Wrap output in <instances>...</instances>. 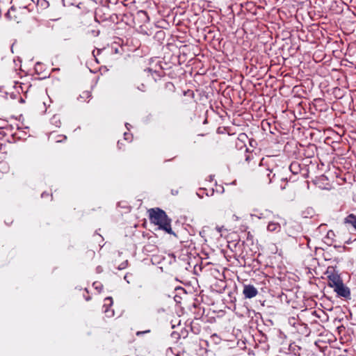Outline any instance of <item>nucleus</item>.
<instances>
[{
    "mask_svg": "<svg viewBox=\"0 0 356 356\" xmlns=\"http://www.w3.org/2000/svg\"><path fill=\"white\" fill-rule=\"evenodd\" d=\"M148 212L152 222L159 225V229L165 231L167 233L175 234L171 228V220L165 211L161 209L155 208L149 209Z\"/></svg>",
    "mask_w": 356,
    "mask_h": 356,
    "instance_id": "1",
    "label": "nucleus"
},
{
    "mask_svg": "<svg viewBox=\"0 0 356 356\" xmlns=\"http://www.w3.org/2000/svg\"><path fill=\"white\" fill-rule=\"evenodd\" d=\"M243 293L246 298L250 299L255 297L258 293V291L253 285H245Z\"/></svg>",
    "mask_w": 356,
    "mask_h": 356,
    "instance_id": "2",
    "label": "nucleus"
},
{
    "mask_svg": "<svg viewBox=\"0 0 356 356\" xmlns=\"http://www.w3.org/2000/svg\"><path fill=\"white\" fill-rule=\"evenodd\" d=\"M334 291L340 296L347 298L350 296V290L348 287L345 286L343 283L341 282L339 285L334 289Z\"/></svg>",
    "mask_w": 356,
    "mask_h": 356,
    "instance_id": "3",
    "label": "nucleus"
},
{
    "mask_svg": "<svg viewBox=\"0 0 356 356\" xmlns=\"http://www.w3.org/2000/svg\"><path fill=\"white\" fill-rule=\"evenodd\" d=\"M329 286L335 288L339 285L342 282L341 279L337 274H332L328 276Z\"/></svg>",
    "mask_w": 356,
    "mask_h": 356,
    "instance_id": "4",
    "label": "nucleus"
},
{
    "mask_svg": "<svg viewBox=\"0 0 356 356\" xmlns=\"http://www.w3.org/2000/svg\"><path fill=\"white\" fill-rule=\"evenodd\" d=\"M281 229L280 223L275 222H270L267 226V230L270 232H278Z\"/></svg>",
    "mask_w": 356,
    "mask_h": 356,
    "instance_id": "5",
    "label": "nucleus"
},
{
    "mask_svg": "<svg viewBox=\"0 0 356 356\" xmlns=\"http://www.w3.org/2000/svg\"><path fill=\"white\" fill-rule=\"evenodd\" d=\"M344 222L346 224L351 225L356 230V216L351 213L348 215L345 219Z\"/></svg>",
    "mask_w": 356,
    "mask_h": 356,
    "instance_id": "6",
    "label": "nucleus"
},
{
    "mask_svg": "<svg viewBox=\"0 0 356 356\" xmlns=\"http://www.w3.org/2000/svg\"><path fill=\"white\" fill-rule=\"evenodd\" d=\"M36 5L41 9H45L49 6V2L46 0H36Z\"/></svg>",
    "mask_w": 356,
    "mask_h": 356,
    "instance_id": "7",
    "label": "nucleus"
},
{
    "mask_svg": "<svg viewBox=\"0 0 356 356\" xmlns=\"http://www.w3.org/2000/svg\"><path fill=\"white\" fill-rule=\"evenodd\" d=\"M91 97V93L89 91H83L79 97V99H81V101H85L87 99H90Z\"/></svg>",
    "mask_w": 356,
    "mask_h": 356,
    "instance_id": "8",
    "label": "nucleus"
},
{
    "mask_svg": "<svg viewBox=\"0 0 356 356\" xmlns=\"http://www.w3.org/2000/svg\"><path fill=\"white\" fill-rule=\"evenodd\" d=\"M150 332L149 330H145V331H143V332H140V331H138L136 332V335L137 336H140V334H144V333H149Z\"/></svg>",
    "mask_w": 356,
    "mask_h": 356,
    "instance_id": "9",
    "label": "nucleus"
},
{
    "mask_svg": "<svg viewBox=\"0 0 356 356\" xmlns=\"http://www.w3.org/2000/svg\"><path fill=\"white\" fill-rule=\"evenodd\" d=\"M138 89L142 91H145V86L143 84H141L140 87H138Z\"/></svg>",
    "mask_w": 356,
    "mask_h": 356,
    "instance_id": "10",
    "label": "nucleus"
},
{
    "mask_svg": "<svg viewBox=\"0 0 356 356\" xmlns=\"http://www.w3.org/2000/svg\"><path fill=\"white\" fill-rule=\"evenodd\" d=\"M268 176L269 177V183L272 181L273 177H270V173L268 174Z\"/></svg>",
    "mask_w": 356,
    "mask_h": 356,
    "instance_id": "11",
    "label": "nucleus"
},
{
    "mask_svg": "<svg viewBox=\"0 0 356 356\" xmlns=\"http://www.w3.org/2000/svg\"><path fill=\"white\" fill-rule=\"evenodd\" d=\"M105 300H109V301L111 302V303L112 302V299H111V298H106L105 299Z\"/></svg>",
    "mask_w": 356,
    "mask_h": 356,
    "instance_id": "12",
    "label": "nucleus"
},
{
    "mask_svg": "<svg viewBox=\"0 0 356 356\" xmlns=\"http://www.w3.org/2000/svg\"><path fill=\"white\" fill-rule=\"evenodd\" d=\"M286 188V184L284 186H281V189L284 190Z\"/></svg>",
    "mask_w": 356,
    "mask_h": 356,
    "instance_id": "13",
    "label": "nucleus"
},
{
    "mask_svg": "<svg viewBox=\"0 0 356 356\" xmlns=\"http://www.w3.org/2000/svg\"><path fill=\"white\" fill-rule=\"evenodd\" d=\"M266 171L271 172V170H270L269 169H267Z\"/></svg>",
    "mask_w": 356,
    "mask_h": 356,
    "instance_id": "14",
    "label": "nucleus"
},
{
    "mask_svg": "<svg viewBox=\"0 0 356 356\" xmlns=\"http://www.w3.org/2000/svg\"><path fill=\"white\" fill-rule=\"evenodd\" d=\"M33 2H36V0H31Z\"/></svg>",
    "mask_w": 356,
    "mask_h": 356,
    "instance_id": "15",
    "label": "nucleus"
},
{
    "mask_svg": "<svg viewBox=\"0 0 356 356\" xmlns=\"http://www.w3.org/2000/svg\"><path fill=\"white\" fill-rule=\"evenodd\" d=\"M0 122H3V120H0Z\"/></svg>",
    "mask_w": 356,
    "mask_h": 356,
    "instance_id": "16",
    "label": "nucleus"
}]
</instances>
